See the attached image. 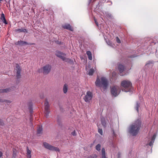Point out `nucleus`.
<instances>
[{"label":"nucleus","mask_w":158,"mask_h":158,"mask_svg":"<svg viewBox=\"0 0 158 158\" xmlns=\"http://www.w3.org/2000/svg\"><path fill=\"white\" fill-rule=\"evenodd\" d=\"M141 126L140 120L138 119L129 126L128 132L132 136H135L138 134Z\"/></svg>","instance_id":"f257e3e1"},{"label":"nucleus","mask_w":158,"mask_h":158,"mask_svg":"<svg viewBox=\"0 0 158 158\" xmlns=\"http://www.w3.org/2000/svg\"><path fill=\"white\" fill-rule=\"evenodd\" d=\"M95 85L98 87H102L103 89L105 90L108 87V82L105 77H102L100 79L98 77L95 82Z\"/></svg>","instance_id":"f03ea898"},{"label":"nucleus","mask_w":158,"mask_h":158,"mask_svg":"<svg viewBox=\"0 0 158 158\" xmlns=\"http://www.w3.org/2000/svg\"><path fill=\"white\" fill-rule=\"evenodd\" d=\"M122 90L125 92L132 91L133 88L131 82L128 80H124L121 83Z\"/></svg>","instance_id":"7ed1b4c3"},{"label":"nucleus","mask_w":158,"mask_h":158,"mask_svg":"<svg viewBox=\"0 0 158 158\" xmlns=\"http://www.w3.org/2000/svg\"><path fill=\"white\" fill-rule=\"evenodd\" d=\"M111 95L114 97L117 96L120 93L121 89L120 87L117 85H114L111 88Z\"/></svg>","instance_id":"20e7f679"},{"label":"nucleus","mask_w":158,"mask_h":158,"mask_svg":"<svg viewBox=\"0 0 158 158\" xmlns=\"http://www.w3.org/2000/svg\"><path fill=\"white\" fill-rule=\"evenodd\" d=\"M43 145L44 147L46 149H48L49 150L52 151H54L56 152H58L60 151V149L58 148L54 147L48 143L44 142L43 143Z\"/></svg>","instance_id":"39448f33"},{"label":"nucleus","mask_w":158,"mask_h":158,"mask_svg":"<svg viewBox=\"0 0 158 158\" xmlns=\"http://www.w3.org/2000/svg\"><path fill=\"white\" fill-rule=\"evenodd\" d=\"M56 55L58 57L61 58L63 60L66 62H69L70 61V59L66 58L65 57V55L64 53H62L58 51H57L56 53Z\"/></svg>","instance_id":"423d86ee"},{"label":"nucleus","mask_w":158,"mask_h":158,"mask_svg":"<svg viewBox=\"0 0 158 158\" xmlns=\"http://www.w3.org/2000/svg\"><path fill=\"white\" fill-rule=\"evenodd\" d=\"M44 112L45 116L46 117H48L49 116V114L50 112V105L49 102L47 100H46L44 102Z\"/></svg>","instance_id":"0eeeda50"},{"label":"nucleus","mask_w":158,"mask_h":158,"mask_svg":"<svg viewBox=\"0 0 158 158\" xmlns=\"http://www.w3.org/2000/svg\"><path fill=\"white\" fill-rule=\"evenodd\" d=\"M92 98V93L90 91L87 92L85 96L84 99L85 102H88Z\"/></svg>","instance_id":"6e6552de"},{"label":"nucleus","mask_w":158,"mask_h":158,"mask_svg":"<svg viewBox=\"0 0 158 158\" xmlns=\"http://www.w3.org/2000/svg\"><path fill=\"white\" fill-rule=\"evenodd\" d=\"M16 76L17 78H19L21 77V67L18 64L16 65Z\"/></svg>","instance_id":"1a4fd4ad"},{"label":"nucleus","mask_w":158,"mask_h":158,"mask_svg":"<svg viewBox=\"0 0 158 158\" xmlns=\"http://www.w3.org/2000/svg\"><path fill=\"white\" fill-rule=\"evenodd\" d=\"M51 69V66L49 65H47L44 66L43 68L44 73L48 74L50 72Z\"/></svg>","instance_id":"9d476101"},{"label":"nucleus","mask_w":158,"mask_h":158,"mask_svg":"<svg viewBox=\"0 0 158 158\" xmlns=\"http://www.w3.org/2000/svg\"><path fill=\"white\" fill-rule=\"evenodd\" d=\"M156 134H155L150 138L148 141V144L150 146H152L153 143L154 142L156 136Z\"/></svg>","instance_id":"9b49d317"},{"label":"nucleus","mask_w":158,"mask_h":158,"mask_svg":"<svg viewBox=\"0 0 158 158\" xmlns=\"http://www.w3.org/2000/svg\"><path fill=\"white\" fill-rule=\"evenodd\" d=\"M118 69L119 73H121V75L123 76V75L121 73L124 71L125 69V66L122 64H119L118 65Z\"/></svg>","instance_id":"f8f14e48"},{"label":"nucleus","mask_w":158,"mask_h":158,"mask_svg":"<svg viewBox=\"0 0 158 158\" xmlns=\"http://www.w3.org/2000/svg\"><path fill=\"white\" fill-rule=\"evenodd\" d=\"M62 27L64 29H67L71 31L73 30V28L71 27L69 24H66L63 25L62 26Z\"/></svg>","instance_id":"ddd939ff"},{"label":"nucleus","mask_w":158,"mask_h":158,"mask_svg":"<svg viewBox=\"0 0 158 158\" xmlns=\"http://www.w3.org/2000/svg\"><path fill=\"white\" fill-rule=\"evenodd\" d=\"M153 61H149L146 63L145 66L147 68H151L153 66Z\"/></svg>","instance_id":"4468645a"},{"label":"nucleus","mask_w":158,"mask_h":158,"mask_svg":"<svg viewBox=\"0 0 158 158\" xmlns=\"http://www.w3.org/2000/svg\"><path fill=\"white\" fill-rule=\"evenodd\" d=\"M31 151L29 150L28 147L27 148V158H31Z\"/></svg>","instance_id":"2eb2a0df"},{"label":"nucleus","mask_w":158,"mask_h":158,"mask_svg":"<svg viewBox=\"0 0 158 158\" xmlns=\"http://www.w3.org/2000/svg\"><path fill=\"white\" fill-rule=\"evenodd\" d=\"M102 157L101 158H107L106 155L105 149L103 148L102 149Z\"/></svg>","instance_id":"dca6fc26"},{"label":"nucleus","mask_w":158,"mask_h":158,"mask_svg":"<svg viewBox=\"0 0 158 158\" xmlns=\"http://www.w3.org/2000/svg\"><path fill=\"white\" fill-rule=\"evenodd\" d=\"M68 90V85L66 84H65L64 85L63 87V93L65 94H66Z\"/></svg>","instance_id":"f3484780"},{"label":"nucleus","mask_w":158,"mask_h":158,"mask_svg":"<svg viewBox=\"0 0 158 158\" xmlns=\"http://www.w3.org/2000/svg\"><path fill=\"white\" fill-rule=\"evenodd\" d=\"M86 54L88 56V59L90 60L92 59V53L90 51H88L86 52Z\"/></svg>","instance_id":"a211bd4d"},{"label":"nucleus","mask_w":158,"mask_h":158,"mask_svg":"<svg viewBox=\"0 0 158 158\" xmlns=\"http://www.w3.org/2000/svg\"><path fill=\"white\" fill-rule=\"evenodd\" d=\"M18 45H24L28 44L25 41H18L17 44Z\"/></svg>","instance_id":"6ab92c4d"},{"label":"nucleus","mask_w":158,"mask_h":158,"mask_svg":"<svg viewBox=\"0 0 158 158\" xmlns=\"http://www.w3.org/2000/svg\"><path fill=\"white\" fill-rule=\"evenodd\" d=\"M101 121L102 126L104 127H105L106 123H107L106 121V119L103 117L101 118Z\"/></svg>","instance_id":"aec40b11"},{"label":"nucleus","mask_w":158,"mask_h":158,"mask_svg":"<svg viewBox=\"0 0 158 158\" xmlns=\"http://www.w3.org/2000/svg\"><path fill=\"white\" fill-rule=\"evenodd\" d=\"M1 19L4 23L6 24H7V23L5 18V15L3 13H2L1 15Z\"/></svg>","instance_id":"412c9836"},{"label":"nucleus","mask_w":158,"mask_h":158,"mask_svg":"<svg viewBox=\"0 0 158 158\" xmlns=\"http://www.w3.org/2000/svg\"><path fill=\"white\" fill-rule=\"evenodd\" d=\"M100 14L101 15H103L102 14H104V16L105 17L106 16L107 17L111 18V15L109 13H105V15L104 14V13L102 12H101L100 13Z\"/></svg>","instance_id":"4be33fe9"},{"label":"nucleus","mask_w":158,"mask_h":158,"mask_svg":"<svg viewBox=\"0 0 158 158\" xmlns=\"http://www.w3.org/2000/svg\"><path fill=\"white\" fill-rule=\"evenodd\" d=\"M10 91V88H7L5 89H0V93H2L4 92H8Z\"/></svg>","instance_id":"5701e85b"},{"label":"nucleus","mask_w":158,"mask_h":158,"mask_svg":"<svg viewBox=\"0 0 158 158\" xmlns=\"http://www.w3.org/2000/svg\"><path fill=\"white\" fill-rule=\"evenodd\" d=\"M139 102H136V106L135 108L136 111L138 112L139 110Z\"/></svg>","instance_id":"b1692460"},{"label":"nucleus","mask_w":158,"mask_h":158,"mask_svg":"<svg viewBox=\"0 0 158 158\" xmlns=\"http://www.w3.org/2000/svg\"><path fill=\"white\" fill-rule=\"evenodd\" d=\"M104 39H105V40H106V42L107 44L108 45H109L110 46H111V47H113V44H112V43L109 40L107 41L106 40V39L105 37L104 38Z\"/></svg>","instance_id":"393cba45"},{"label":"nucleus","mask_w":158,"mask_h":158,"mask_svg":"<svg viewBox=\"0 0 158 158\" xmlns=\"http://www.w3.org/2000/svg\"><path fill=\"white\" fill-rule=\"evenodd\" d=\"M5 102L7 103H10L11 101L9 100H3L2 99H0V102Z\"/></svg>","instance_id":"a878e982"},{"label":"nucleus","mask_w":158,"mask_h":158,"mask_svg":"<svg viewBox=\"0 0 158 158\" xmlns=\"http://www.w3.org/2000/svg\"><path fill=\"white\" fill-rule=\"evenodd\" d=\"M94 69H90L89 70V71L88 72V74L89 75H92L94 73Z\"/></svg>","instance_id":"bb28decb"},{"label":"nucleus","mask_w":158,"mask_h":158,"mask_svg":"<svg viewBox=\"0 0 158 158\" xmlns=\"http://www.w3.org/2000/svg\"><path fill=\"white\" fill-rule=\"evenodd\" d=\"M96 149L98 151H100L101 150V145L100 144H98L96 146Z\"/></svg>","instance_id":"cd10ccee"},{"label":"nucleus","mask_w":158,"mask_h":158,"mask_svg":"<svg viewBox=\"0 0 158 158\" xmlns=\"http://www.w3.org/2000/svg\"><path fill=\"white\" fill-rule=\"evenodd\" d=\"M97 156L96 154H93L89 156L87 158H96Z\"/></svg>","instance_id":"c85d7f7f"},{"label":"nucleus","mask_w":158,"mask_h":158,"mask_svg":"<svg viewBox=\"0 0 158 158\" xmlns=\"http://www.w3.org/2000/svg\"><path fill=\"white\" fill-rule=\"evenodd\" d=\"M98 132L101 135H103V131L102 129L99 128L98 129Z\"/></svg>","instance_id":"c756f323"},{"label":"nucleus","mask_w":158,"mask_h":158,"mask_svg":"<svg viewBox=\"0 0 158 158\" xmlns=\"http://www.w3.org/2000/svg\"><path fill=\"white\" fill-rule=\"evenodd\" d=\"M116 41L117 43H121L120 40L118 37H116Z\"/></svg>","instance_id":"7c9ffc66"},{"label":"nucleus","mask_w":158,"mask_h":158,"mask_svg":"<svg viewBox=\"0 0 158 158\" xmlns=\"http://www.w3.org/2000/svg\"><path fill=\"white\" fill-rule=\"evenodd\" d=\"M18 31H19L20 32H27L26 31V30L25 29H19L18 30Z\"/></svg>","instance_id":"2f4dec72"},{"label":"nucleus","mask_w":158,"mask_h":158,"mask_svg":"<svg viewBox=\"0 0 158 158\" xmlns=\"http://www.w3.org/2000/svg\"><path fill=\"white\" fill-rule=\"evenodd\" d=\"M95 0H89L88 1V4L89 5L91 3L94 2Z\"/></svg>","instance_id":"473e14b6"},{"label":"nucleus","mask_w":158,"mask_h":158,"mask_svg":"<svg viewBox=\"0 0 158 158\" xmlns=\"http://www.w3.org/2000/svg\"><path fill=\"white\" fill-rule=\"evenodd\" d=\"M16 152H17L16 151H13V156L14 157H15V156H16Z\"/></svg>","instance_id":"72a5a7b5"},{"label":"nucleus","mask_w":158,"mask_h":158,"mask_svg":"<svg viewBox=\"0 0 158 158\" xmlns=\"http://www.w3.org/2000/svg\"><path fill=\"white\" fill-rule=\"evenodd\" d=\"M116 75V73L115 72H114L112 74V76L113 77H114Z\"/></svg>","instance_id":"f704fd0d"},{"label":"nucleus","mask_w":158,"mask_h":158,"mask_svg":"<svg viewBox=\"0 0 158 158\" xmlns=\"http://www.w3.org/2000/svg\"><path fill=\"white\" fill-rule=\"evenodd\" d=\"M112 132H113V137H115L116 136V134H115V132L113 130H112Z\"/></svg>","instance_id":"c9c22d12"},{"label":"nucleus","mask_w":158,"mask_h":158,"mask_svg":"<svg viewBox=\"0 0 158 158\" xmlns=\"http://www.w3.org/2000/svg\"><path fill=\"white\" fill-rule=\"evenodd\" d=\"M71 134H72V135L73 136H75L76 135L75 132V131H73L72 132Z\"/></svg>","instance_id":"e433bc0d"},{"label":"nucleus","mask_w":158,"mask_h":158,"mask_svg":"<svg viewBox=\"0 0 158 158\" xmlns=\"http://www.w3.org/2000/svg\"><path fill=\"white\" fill-rule=\"evenodd\" d=\"M94 20L95 22V23H96V24L97 26H98V23L97 21H96V20L95 19H94Z\"/></svg>","instance_id":"4c0bfd02"},{"label":"nucleus","mask_w":158,"mask_h":158,"mask_svg":"<svg viewBox=\"0 0 158 158\" xmlns=\"http://www.w3.org/2000/svg\"><path fill=\"white\" fill-rule=\"evenodd\" d=\"M3 124V123L0 119V125H2Z\"/></svg>","instance_id":"58836bf2"},{"label":"nucleus","mask_w":158,"mask_h":158,"mask_svg":"<svg viewBox=\"0 0 158 158\" xmlns=\"http://www.w3.org/2000/svg\"><path fill=\"white\" fill-rule=\"evenodd\" d=\"M2 152L0 151V157L2 156Z\"/></svg>","instance_id":"ea45409f"},{"label":"nucleus","mask_w":158,"mask_h":158,"mask_svg":"<svg viewBox=\"0 0 158 158\" xmlns=\"http://www.w3.org/2000/svg\"><path fill=\"white\" fill-rule=\"evenodd\" d=\"M85 69H86V71H87V69H88L87 67H86Z\"/></svg>","instance_id":"a19ab883"},{"label":"nucleus","mask_w":158,"mask_h":158,"mask_svg":"<svg viewBox=\"0 0 158 158\" xmlns=\"http://www.w3.org/2000/svg\"><path fill=\"white\" fill-rule=\"evenodd\" d=\"M40 133H41V127H40Z\"/></svg>","instance_id":"79ce46f5"},{"label":"nucleus","mask_w":158,"mask_h":158,"mask_svg":"<svg viewBox=\"0 0 158 158\" xmlns=\"http://www.w3.org/2000/svg\"><path fill=\"white\" fill-rule=\"evenodd\" d=\"M97 8H98V6H97V7H96V8L95 9L96 10H97Z\"/></svg>","instance_id":"37998d69"},{"label":"nucleus","mask_w":158,"mask_h":158,"mask_svg":"<svg viewBox=\"0 0 158 158\" xmlns=\"http://www.w3.org/2000/svg\"><path fill=\"white\" fill-rule=\"evenodd\" d=\"M2 1V0H0V2Z\"/></svg>","instance_id":"c03bdc74"}]
</instances>
